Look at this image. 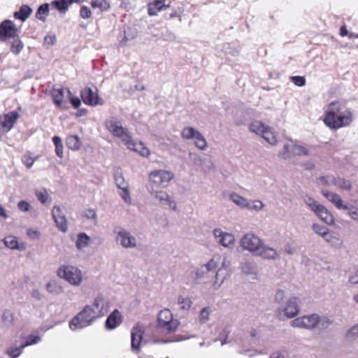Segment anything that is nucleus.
<instances>
[{
  "label": "nucleus",
  "instance_id": "1",
  "mask_svg": "<svg viewBox=\"0 0 358 358\" xmlns=\"http://www.w3.org/2000/svg\"><path fill=\"white\" fill-rule=\"evenodd\" d=\"M109 310V301L102 294L97 295L91 304L86 305L69 322L71 330L83 329L97 318L104 316Z\"/></svg>",
  "mask_w": 358,
  "mask_h": 358
},
{
  "label": "nucleus",
  "instance_id": "2",
  "mask_svg": "<svg viewBox=\"0 0 358 358\" xmlns=\"http://www.w3.org/2000/svg\"><path fill=\"white\" fill-rule=\"evenodd\" d=\"M352 122V113L338 101L330 103L325 109L324 124L332 129L347 127Z\"/></svg>",
  "mask_w": 358,
  "mask_h": 358
},
{
  "label": "nucleus",
  "instance_id": "3",
  "mask_svg": "<svg viewBox=\"0 0 358 358\" xmlns=\"http://www.w3.org/2000/svg\"><path fill=\"white\" fill-rule=\"evenodd\" d=\"M306 206L313 211L322 221L328 225L334 224V217L329 210L322 204L317 201L313 197L306 194L302 196Z\"/></svg>",
  "mask_w": 358,
  "mask_h": 358
},
{
  "label": "nucleus",
  "instance_id": "4",
  "mask_svg": "<svg viewBox=\"0 0 358 358\" xmlns=\"http://www.w3.org/2000/svg\"><path fill=\"white\" fill-rule=\"evenodd\" d=\"M172 171L166 169H156L150 172L148 175V187L166 188L173 179Z\"/></svg>",
  "mask_w": 358,
  "mask_h": 358
},
{
  "label": "nucleus",
  "instance_id": "5",
  "mask_svg": "<svg viewBox=\"0 0 358 358\" xmlns=\"http://www.w3.org/2000/svg\"><path fill=\"white\" fill-rule=\"evenodd\" d=\"M57 275L73 286L78 287L83 282L81 270L72 265L60 266L57 271Z\"/></svg>",
  "mask_w": 358,
  "mask_h": 358
},
{
  "label": "nucleus",
  "instance_id": "6",
  "mask_svg": "<svg viewBox=\"0 0 358 358\" xmlns=\"http://www.w3.org/2000/svg\"><path fill=\"white\" fill-rule=\"evenodd\" d=\"M105 126L110 133L114 136L120 138L124 144L131 137L129 130L123 127L120 120L117 117L113 116L107 119L105 122Z\"/></svg>",
  "mask_w": 358,
  "mask_h": 358
},
{
  "label": "nucleus",
  "instance_id": "7",
  "mask_svg": "<svg viewBox=\"0 0 358 358\" xmlns=\"http://www.w3.org/2000/svg\"><path fill=\"white\" fill-rule=\"evenodd\" d=\"M262 239L254 233L249 232L244 234L239 241V248L242 251H248L256 255L262 246Z\"/></svg>",
  "mask_w": 358,
  "mask_h": 358
},
{
  "label": "nucleus",
  "instance_id": "8",
  "mask_svg": "<svg viewBox=\"0 0 358 358\" xmlns=\"http://www.w3.org/2000/svg\"><path fill=\"white\" fill-rule=\"evenodd\" d=\"M179 322L173 319L170 310L164 309L159 312L157 318V327L165 333H171L179 325Z\"/></svg>",
  "mask_w": 358,
  "mask_h": 358
},
{
  "label": "nucleus",
  "instance_id": "9",
  "mask_svg": "<svg viewBox=\"0 0 358 358\" xmlns=\"http://www.w3.org/2000/svg\"><path fill=\"white\" fill-rule=\"evenodd\" d=\"M299 299L297 297L289 298L285 305L279 306L277 309V317L280 320H285L294 317L299 312Z\"/></svg>",
  "mask_w": 358,
  "mask_h": 358
},
{
  "label": "nucleus",
  "instance_id": "10",
  "mask_svg": "<svg viewBox=\"0 0 358 358\" xmlns=\"http://www.w3.org/2000/svg\"><path fill=\"white\" fill-rule=\"evenodd\" d=\"M116 234L115 241L117 244L124 249H134L138 245V241L136 236H133L130 231L120 227L114 229Z\"/></svg>",
  "mask_w": 358,
  "mask_h": 358
},
{
  "label": "nucleus",
  "instance_id": "11",
  "mask_svg": "<svg viewBox=\"0 0 358 358\" xmlns=\"http://www.w3.org/2000/svg\"><path fill=\"white\" fill-rule=\"evenodd\" d=\"M181 136L185 140H193L195 146L201 150H205L207 148L208 144L205 137L192 127H184L181 131Z\"/></svg>",
  "mask_w": 358,
  "mask_h": 358
},
{
  "label": "nucleus",
  "instance_id": "12",
  "mask_svg": "<svg viewBox=\"0 0 358 358\" xmlns=\"http://www.w3.org/2000/svg\"><path fill=\"white\" fill-rule=\"evenodd\" d=\"M310 155L309 147L292 142L290 144L284 145L282 152H280V156L283 159H289L293 155L310 156Z\"/></svg>",
  "mask_w": 358,
  "mask_h": 358
},
{
  "label": "nucleus",
  "instance_id": "13",
  "mask_svg": "<svg viewBox=\"0 0 358 358\" xmlns=\"http://www.w3.org/2000/svg\"><path fill=\"white\" fill-rule=\"evenodd\" d=\"M158 189L159 188L148 187L147 190L149 194L154 199L159 201L162 205H166L171 209L176 210L177 206L173 199L166 192Z\"/></svg>",
  "mask_w": 358,
  "mask_h": 358
},
{
  "label": "nucleus",
  "instance_id": "14",
  "mask_svg": "<svg viewBox=\"0 0 358 358\" xmlns=\"http://www.w3.org/2000/svg\"><path fill=\"white\" fill-rule=\"evenodd\" d=\"M80 96L83 103L87 106H102L104 103L103 100L99 97L96 89L93 90L92 88L86 87L81 90Z\"/></svg>",
  "mask_w": 358,
  "mask_h": 358
},
{
  "label": "nucleus",
  "instance_id": "15",
  "mask_svg": "<svg viewBox=\"0 0 358 358\" xmlns=\"http://www.w3.org/2000/svg\"><path fill=\"white\" fill-rule=\"evenodd\" d=\"M317 322V314H310L294 319L291 322V325L293 327L313 329L316 327Z\"/></svg>",
  "mask_w": 358,
  "mask_h": 358
},
{
  "label": "nucleus",
  "instance_id": "16",
  "mask_svg": "<svg viewBox=\"0 0 358 358\" xmlns=\"http://www.w3.org/2000/svg\"><path fill=\"white\" fill-rule=\"evenodd\" d=\"M52 216L57 227L61 231L64 233L66 232L68 230V225L64 214V207L60 206H54L52 209Z\"/></svg>",
  "mask_w": 358,
  "mask_h": 358
},
{
  "label": "nucleus",
  "instance_id": "17",
  "mask_svg": "<svg viewBox=\"0 0 358 358\" xmlns=\"http://www.w3.org/2000/svg\"><path fill=\"white\" fill-rule=\"evenodd\" d=\"M17 29L14 22L9 20H3L0 24V41L5 42L9 38L17 36Z\"/></svg>",
  "mask_w": 358,
  "mask_h": 358
},
{
  "label": "nucleus",
  "instance_id": "18",
  "mask_svg": "<svg viewBox=\"0 0 358 358\" xmlns=\"http://www.w3.org/2000/svg\"><path fill=\"white\" fill-rule=\"evenodd\" d=\"M213 234L219 244L227 248H234L235 237L232 234L223 231L220 228L215 229Z\"/></svg>",
  "mask_w": 358,
  "mask_h": 358
},
{
  "label": "nucleus",
  "instance_id": "19",
  "mask_svg": "<svg viewBox=\"0 0 358 358\" xmlns=\"http://www.w3.org/2000/svg\"><path fill=\"white\" fill-rule=\"evenodd\" d=\"M18 117V113L15 110L0 115V131L3 133L9 131L13 128Z\"/></svg>",
  "mask_w": 358,
  "mask_h": 358
},
{
  "label": "nucleus",
  "instance_id": "20",
  "mask_svg": "<svg viewBox=\"0 0 358 358\" xmlns=\"http://www.w3.org/2000/svg\"><path fill=\"white\" fill-rule=\"evenodd\" d=\"M143 334V329L142 326L137 324L133 327L131 334V350L136 353L140 351Z\"/></svg>",
  "mask_w": 358,
  "mask_h": 358
},
{
  "label": "nucleus",
  "instance_id": "21",
  "mask_svg": "<svg viewBox=\"0 0 358 358\" xmlns=\"http://www.w3.org/2000/svg\"><path fill=\"white\" fill-rule=\"evenodd\" d=\"M220 257H213L210 259L206 264L202 265L196 271V275L199 278H202L204 275L207 274L209 272L213 271L216 270L220 263Z\"/></svg>",
  "mask_w": 358,
  "mask_h": 358
},
{
  "label": "nucleus",
  "instance_id": "22",
  "mask_svg": "<svg viewBox=\"0 0 358 358\" xmlns=\"http://www.w3.org/2000/svg\"><path fill=\"white\" fill-rule=\"evenodd\" d=\"M322 195L331 202L338 209L344 210L348 208V203H344L341 196L336 193L327 190L322 191Z\"/></svg>",
  "mask_w": 358,
  "mask_h": 358
},
{
  "label": "nucleus",
  "instance_id": "23",
  "mask_svg": "<svg viewBox=\"0 0 358 358\" xmlns=\"http://www.w3.org/2000/svg\"><path fill=\"white\" fill-rule=\"evenodd\" d=\"M124 145H127V148L138 152L143 157H148L150 155L149 149L145 147L142 142H134L132 140L131 136L124 143Z\"/></svg>",
  "mask_w": 358,
  "mask_h": 358
},
{
  "label": "nucleus",
  "instance_id": "24",
  "mask_svg": "<svg viewBox=\"0 0 358 358\" xmlns=\"http://www.w3.org/2000/svg\"><path fill=\"white\" fill-rule=\"evenodd\" d=\"M256 255H259L264 259L273 260L278 257V252L276 249L264 245L262 242V246Z\"/></svg>",
  "mask_w": 358,
  "mask_h": 358
},
{
  "label": "nucleus",
  "instance_id": "25",
  "mask_svg": "<svg viewBox=\"0 0 358 358\" xmlns=\"http://www.w3.org/2000/svg\"><path fill=\"white\" fill-rule=\"evenodd\" d=\"M4 245L11 250L23 251L26 249V245L24 242H19L17 238L14 236H7L3 239Z\"/></svg>",
  "mask_w": 358,
  "mask_h": 358
},
{
  "label": "nucleus",
  "instance_id": "26",
  "mask_svg": "<svg viewBox=\"0 0 358 358\" xmlns=\"http://www.w3.org/2000/svg\"><path fill=\"white\" fill-rule=\"evenodd\" d=\"M121 313L115 309L108 317L106 321V328L108 329H114L121 323Z\"/></svg>",
  "mask_w": 358,
  "mask_h": 358
},
{
  "label": "nucleus",
  "instance_id": "27",
  "mask_svg": "<svg viewBox=\"0 0 358 358\" xmlns=\"http://www.w3.org/2000/svg\"><path fill=\"white\" fill-rule=\"evenodd\" d=\"M241 269L245 275L251 276L252 279H257V269L254 262L246 261L241 263Z\"/></svg>",
  "mask_w": 358,
  "mask_h": 358
},
{
  "label": "nucleus",
  "instance_id": "28",
  "mask_svg": "<svg viewBox=\"0 0 358 358\" xmlns=\"http://www.w3.org/2000/svg\"><path fill=\"white\" fill-rule=\"evenodd\" d=\"M323 238L334 248L339 249L343 246L342 239L334 232L329 231Z\"/></svg>",
  "mask_w": 358,
  "mask_h": 358
},
{
  "label": "nucleus",
  "instance_id": "29",
  "mask_svg": "<svg viewBox=\"0 0 358 358\" xmlns=\"http://www.w3.org/2000/svg\"><path fill=\"white\" fill-rule=\"evenodd\" d=\"M51 96L55 106L62 108L64 98V90L63 88H53L51 91Z\"/></svg>",
  "mask_w": 358,
  "mask_h": 358
},
{
  "label": "nucleus",
  "instance_id": "30",
  "mask_svg": "<svg viewBox=\"0 0 358 358\" xmlns=\"http://www.w3.org/2000/svg\"><path fill=\"white\" fill-rule=\"evenodd\" d=\"M47 292L51 294L59 295L64 292V289L60 283L56 280H50L45 285Z\"/></svg>",
  "mask_w": 358,
  "mask_h": 358
},
{
  "label": "nucleus",
  "instance_id": "31",
  "mask_svg": "<svg viewBox=\"0 0 358 358\" xmlns=\"http://www.w3.org/2000/svg\"><path fill=\"white\" fill-rule=\"evenodd\" d=\"M167 6L164 3V0H155L153 3L148 6V14L151 16L156 15L158 12L166 8Z\"/></svg>",
  "mask_w": 358,
  "mask_h": 358
},
{
  "label": "nucleus",
  "instance_id": "32",
  "mask_svg": "<svg viewBox=\"0 0 358 358\" xmlns=\"http://www.w3.org/2000/svg\"><path fill=\"white\" fill-rule=\"evenodd\" d=\"M12 41L10 42V50L12 53L15 55H17L20 53L22 50L24 48V43L20 38L19 36L13 37L11 38Z\"/></svg>",
  "mask_w": 358,
  "mask_h": 358
},
{
  "label": "nucleus",
  "instance_id": "33",
  "mask_svg": "<svg viewBox=\"0 0 358 358\" xmlns=\"http://www.w3.org/2000/svg\"><path fill=\"white\" fill-rule=\"evenodd\" d=\"M31 12L32 10L29 6L23 5L18 11L14 13V17L24 22L29 17Z\"/></svg>",
  "mask_w": 358,
  "mask_h": 358
},
{
  "label": "nucleus",
  "instance_id": "34",
  "mask_svg": "<svg viewBox=\"0 0 358 358\" xmlns=\"http://www.w3.org/2000/svg\"><path fill=\"white\" fill-rule=\"evenodd\" d=\"M268 126L265 124L261 121L255 120L249 126L250 131L257 134L261 135L264 134V131Z\"/></svg>",
  "mask_w": 358,
  "mask_h": 358
},
{
  "label": "nucleus",
  "instance_id": "35",
  "mask_svg": "<svg viewBox=\"0 0 358 358\" xmlns=\"http://www.w3.org/2000/svg\"><path fill=\"white\" fill-rule=\"evenodd\" d=\"M333 185L338 188L343 190H350L352 189V183L349 180L343 178H330Z\"/></svg>",
  "mask_w": 358,
  "mask_h": 358
},
{
  "label": "nucleus",
  "instance_id": "36",
  "mask_svg": "<svg viewBox=\"0 0 358 358\" xmlns=\"http://www.w3.org/2000/svg\"><path fill=\"white\" fill-rule=\"evenodd\" d=\"M317 320L316 327L319 331H324L332 324L333 321L326 316H320L317 315Z\"/></svg>",
  "mask_w": 358,
  "mask_h": 358
},
{
  "label": "nucleus",
  "instance_id": "37",
  "mask_svg": "<svg viewBox=\"0 0 358 358\" xmlns=\"http://www.w3.org/2000/svg\"><path fill=\"white\" fill-rule=\"evenodd\" d=\"M66 144L72 150H78L81 147L80 139L77 135L69 136L66 139Z\"/></svg>",
  "mask_w": 358,
  "mask_h": 358
},
{
  "label": "nucleus",
  "instance_id": "38",
  "mask_svg": "<svg viewBox=\"0 0 358 358\" xmlns=\"http://www.w3.org/2000/svg\"><path fill=\"white\" fill-rule=\"evenodd\" d=\"M90 241V238L85 233H79L77 236V240L76 242V248L79 250L86 248Z\"/></svg>",
  "mask_w": 358,
  "mask_h": 358
},
{
  "label": "nucleus",
  "instance_id": "39",
  "mask_svg": "<svg viewBox=\"0 0 358 358\" xmlns=\"http://www.w3.org/2000/svg\"><path fill=\"white\" fill-rule=\"evenodd\" d=\"M74 1H78V0H54L52 2V4L60 13H64L68 10L69 6Z\"/></svg>",
  "mask_w": 358,
  "mask_h": 358
},
{
  "label": "nucleus",
  "instance_id": "40",
  "mask_svg": "<svg viewBox=\"0 0 358 358\" xmlns=\"http://www.w3.org/2000/svg\"><path fill=\"white\" fill-rule=\"evenodd\" d=\"M229 197L230 199L233 201V203H234L236 205H237L241 208H246V206L248 205V199L239 195L237 193H231Z\"/></svg>",
  "mask_w": 358,
  "mask_h": 358
},
{
  "label": "nucleus",
  "instance_id": "41",
  "mask_svg": "<svg viewBox=\"0 0 358 358\" xmlns=\"http://www.w3.org/2000/svg\"><path fill=\"white\" fill-rule=\"evenodd\" d=\"M91 6L94 9L104 12L110 8V3L108 0H91Z\"/></svg>",
  "mask_w": 358,
  "mask_h": 358
},
{
  "label": "nucleus",
  "instance_id": "42",
  "mask_svg": "<svg viewBox=\"0 0 358 358\" xmlns=\"http://www.w3.org/2000/svg\"><path fill=\"white\" fill-rule=\"evenodd\" d=\"M25 348L23 347L22 343L19 347L13 346L11 345L9 348H8L5 352V353L10 358H17L23 352V350Z\"/></svg>",
  "mask_w": 358,
  "mask_h": 358
},
{
  "label": "nucleus",
  "instance_id": "43",
  "mask_svg": "<svg viewBox=\"0 0 358 358\" xmlns=\"http://www.w3.org/2000/svg\"><path fill=\"white\" fill-rule=\"evenodd\" d=\"M264 139L269 144L274 145L277 143V138L273 131V129L269 126L267 127L266 131H264V134L262 136Z\"/></svg>",
  "mask_w": 358,
  "mask_h": 358
},
{
  "label": "nucleus",
  "instance_id": "44",
  "mask_svg": "<svg viewBox=\"0 0 358 358\" xmlns=\"http://www.w3.org/2000/svg\"><path fill=\"white\" fill-rule=\"evenodd\" d=\"M49 13V4L43 3L41 5L36 13V17L40 20L45 21Z\"/></svg>",
  "mask_w": 358,
  "mask_h": 358
},
{
  "label": "nucleus",
  "instance_id": "45",
  "mask_svg": "<svg viewBox=\"0 0 358 358\" xmlns=\"http://www.w3.org/2000/svg\"><path fill=\"white\" fill-rule=\"evenodd\" d=\"M226 275V271L222 268H219L215 274V280L213 283L214 289H217L221 286L225 279Z\"/></svg>",
  "mask_w": 358,
  "mask_h": 358
},
{
  "label": "nucleus",
  "instance_id": "46",
  "mask_svg": "<svg viewBox=\"0 0 358 358\" xmlns=\"http://www.w3.org/2000/svg\"><path fill=\"white\" fill-rule=\"evenodd\" d=\"M347 341L352 342L358 338V322L352 326L345 334Z\"/></svg>",
  "mask_w": 358,
  "mask_h": 358
},
{
  "label": "nucleus",
  "instance_id": "47",
  "mask_svg": "<svg viewBox=\"0 0 358 358\" xmlns=\"http://www.w3.org/2000/svg\"><path fill=\"white\" fill-rule=\"evenodd\" d=\"M52 142L55 147V153H56L57 156L59 158H62L64 156V152H63L64 147H63V144H62L61 138L57 136H55L52 138Z\"/></svg>",
  "mask_w": 358,
  "mask_h": 358
},
{
  "label": "nucleus",
  "instance_id": "48",
  "mask_svg": "<svg viewBox=\"0 0 358 358\" xmlns=\"http://www.w3.org/2000/svg\"><path fill=\"white\" fill-rule=\"evenodd\" d=\"M37 199L43 204H45L49 201V195L47 190L44 188L36 189L34 191Z\"/></svg>",
  "mask_w": 358,
  "mask_h": 358
},
{
  "label": "nucleus",
  "instance_id": "49",
  "mask_svg": "<svg viewBox=\"0 0 358 358\" xmlns=\"http://www.w3.org/2000/svg\"><path fill=\"white\" fill-rule=\"evenodd\" d=\"M248 205L246 206V208L250 210H254L256 212L260 211L264 207V203L258 199L256 200H249L248 201Z\"/></svg>",
  "mask_w": 358,
  "mask_h": 358
},
{
  "label": "nucleus",
  "instance_id": "50",
  "mask_svg": "<svg viewBox=\"0 0 358 358\" xmlns=\"http://www.w3.org/2000/svg\"><path fill=\"white\" fill-rule=\"evenodd\" d=\"M114 180L118 189L129 187L128 183L125 181L124 178L123 177L122 173L120 171H117L115 173Z\"/></svg>",
  "mask_w": 358,
  "mask_h": 358
},
{
  "label": "nucleus",
  "instance_id": "51",
  "mask_svg": "<svg viewBox=\"0 0 358 358\" xmlns=\"http://www.w3.org/2000/svg\"><path fill=\"white\" fill-rule=\"evenodd\" d=\"M312 229L315 234H318L322 238H324L326 236V234L329 231L328 228L317 223L313 224Z\"/></svg>",
  "mask_w": 358,
  "mask_h": 358
},
{
  "label": "nucleus",
  "instance_id": "52",
  "mask_svg": "<svg viewBox=\"0 0 358 358\" xmlns=\"http://www.w3.org/2000/svg\"><path fill=\"white\" fill-rule=\"evenodd\" d=\"M178 303L180 306V309L184 310H187L191 307L192 301L187 297L185 298L182 296H180L178 298Z\"/></svg>",
  "mask_w": 358,
  "mask_h": 358
},
{
  "label": "nucleus",
  "instance_id": "53",
  "mask_svg": "<svg viewBox=\"0 0 358 358\" xmlns=\"http://www.w3.org/2000/svg\"><path fill=\"white\" fill-rule=\"evenodd\" d=\"M118 194L126 203H131V198L130 195V192L129 190V187L119 189Z\"/></svg>",
  "mask_w": 358,
  "mask_h": 358
},
{
  "label": "nucleus",
  "instance_id": "54",
  "mask_svg": "<svg viewBox=\"0 0 358 358\" xmlns=\"http://www.w3.org/2000/svg\"><path fill=\"white\" fill-rule=\"evenodd\" d=\"M348 211V216L354 221L358 222V208L355 206H349L345 209Z\"/></svg>",
  "mask_w": 358,
  "mask_h": 358
},
{
  "label": "nucleus",
  "instance_id": "55",
  "mask_svg": "<svg viewBox=\"0 0 358 358\" xmlns=\"http://www.w3.org/2000/svg\"><path fill=\"white\" fill-rule=\"evenodd\" d=\"M210 313V308L209 307L203 308L199 315V321L201 323H206L209 320V315Z\"/></svg>",
  "mask_w": 358,
  "mask_h": 358
},
{
  "label": "nucleus",
  "instance_id": "56",
  "mask_svg": "<svg viewBox=\"0 0 358 358\" xmlns=\"http://www.w3.org/2000/svg\"><path fill=\"white\" fill-rule=\"evenodd\" d=\"M136 36V32L132 29L128 27L124 30V38L120 41L121 43L125 44L128 41L131 40Z\"/></svg>",
  "mask_w": 358,
  "mask_h": 358
},
{
  "label": "nucleus",
  "instance_id": "57",
  "mask_svg": "<svg viewBox=\"0 0 358 358\" xmlns=\"http://www.w3.org/2000/svg\"><path fill=\"white\" fill-rule=\"evenodd\" d=\"M248 334H249L250 338L252 341L257 340L261 337V335H262L261 328L259 327H255V328L252 327L249 329Z\"/></svg>",
  "mask_w": 358,
  "mask_h": 358
},
{
  "label": "nucleus",
  "instance_id": "58",
  "mask_svg": "<svg viewBox=\"0 0 358 358\" xmlns=\"http://www.w3.org/2000/svg\"><path fill=\"white\" fill-rule=\"evenodd\" d=\"M17 206L18 210L22 213L29 212L32 208L31 204L25 200L20 201L17 203Z\"/></svg>",
  "mask_w": 358,
  "mask_h": 358
},
{
  "label": "nucleus",
  "instance_id": "59",
  "mask_svg": "<svg viewBox=\"0 0 358 358\" xmlns=\"http://www.w3.org/2000/svg\"><path fill=\"white\" fill-rule=\"evenodd\" d=\"M41 341V338L38 336H29L27 338L26 341L22 343L23 347L26 348L31 345L36 344Z\"/></svg>",
  "mask_w": 358,
  "mask_h": 358
},
{
  "label": "nucleus",
  "instance_id": "60",
  "mask_svg": "<svg viewBox=\"0 0 358 358\" xmlns=\"http://www.w3.org/2000/svg\"><path fill=\"white\" fill-rule=\"evenodd\" d=\"M56 36L54 34H48L45 38H44V45L49 48L50 46H52L55 44L56 43Z\"/></svg>",
  "mask_w": 358,
  "mask_h": 358
},
{
  "label": "nucleus",
  "instance_id": "61",
  "mask_svg": "<svg viewBox=\"0 0 358 358\" xmlns=\"http://www.w3.org/2000/svg\"><path fill=\"white\" fill-rule=\"evenodd\" d=\"M330 178H334V177L331 176H321L317 179V183L319 185L328 186L332 184Z\"/></svg>",
  "mask_w": 358,
  "mask_h": 358
},
{
  "label": "nucleus",
  "instance_id": "62",
  "mask_svg": "<svg viewBox=\"0 0 358 358\" xmlns=\"http://www.w3.org/2000/svg\"><path fill=\"white\" fill-rule=\"evenodd\" d=\"M66 91L69 94V100L72 106L75 108H79L81 104L80 99L78 97L73 96L69 90H67Z\"/></svg>",
  "mask_w": 358,
  "mask_h": 358
},
{
  "label": "nucleus",
  "instance_id": "63",
  "mask_svg": "<svg viewBox=\"0 0 358 358\" xmlns=\"http://www.w3.org/2000/svg\"><path fill=\"white\" fill-rule=\"evenodd\" d=\"M290 80L295 85L299 87L304 86L306 84V79L303 76H292Z\"/></svg>",
  "mask_w": 358,
  "mask_h": 358
},
{
  "label": "nucleus",
  "instance_id": "64",
  "mask_svg": "<svg viewBox=\"0 0 358 358\" xmlns=\"http://www.w3.org/2000/svg\"><path fill=\"white\" fill-rule=\"evenodd\" d=\"M80 15L83 19H88L92 15L91 10L86 6H83L80 10Z\"/></svg>",
  "mask_w": 358,
  "mask_h": 358
}]
</instances>
